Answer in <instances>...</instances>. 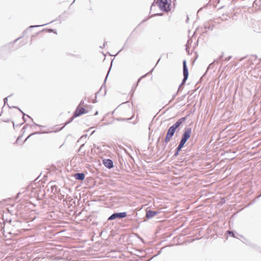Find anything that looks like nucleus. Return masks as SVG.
Masks as SVG:
<instances>
[{
	"mask_svg": "<svg viewBox=\"0 0 261 261\" xmlns=\"http://www.w3.org/2000/svg\"><path fill=\"white\" fill-rule=\"evenodd\" d=\"M156 0H154L155 1ZM171 0H157L156 3L163 12H168L170 11Z\"/></svg>",
	"mask_w": 261,
	"mask_h": 261,
	"instance_id": "nucleus-2",
	"label": "nucleus"
},
{
	"mask_svg": "<svg viewBox=\"0 0 261 261\" xmlns=\"http://www.w3.org/2000/svg\"><path fill=\"white\" fill-rule=\"evenodd\" d=\"M75 118V117H74V113H73V116L70 118H69V119L66 123H65L64 124L63 126L61 128H60V129L59 130H62L66 125H67V124L71 123Z\"/></svg>",
	"mask_w": 261,
	"mask_h": 261,
	"instance_id": "nucleus-16",
	"label": "nucleus"
},
{
	"mask_svg": "<svg viewBox=\"0 0 261 261\" xmlns=\"http://www.w3.org/2000/svg\"><path fill=\"white\" fill-rule=\"evenodd\" d=\"M84 142L83 143V144L81 145L80 148H79V151H80L81 150V149H82V148L85 145V142H86V141H84Z\"/></svg>",
	"mask_w": 261,
	"mask_h": 261,
	"instance_id": "nucleus-35",
	"label": "nucleus"
},
{
	"mask_svg": "<svg viewBox=\"0 0 261 261\" xmlns=\"http://www.w3.org/2000/svg\"><path fill=\"white\" fill-rule=\"evenodd\" d=\"M104 166L108 169H111L114 167L113 162L109 159H104L102 161Z\"/></svg>",
	"mask_w": 261,
	"mask_h": 261,
	"instance_id": "nucleus-10",
	"label": "nucleus"
},
{
	"mask_svg": "<svg viewBox=\"0 0 261 261\" xmlns=\"http://www.w3.org/2000/svg\"><path fill=\"white\" fill-rule=\"evenodd\" d=\"M81 105H84V101L83 100H82L80 103L79 106Z\"/></svg>",
	"mask_w": 261,
	"mask_h": 261,
	"instance_id": "nucleus-37",
	"label": "nucleus"
},
{
	"mask_svg": "<svg viewBox=\"0 0 261 261\" xmlns=\"http://www.w3.org/2000/svg\"><path fill=\"white\" fill-rule=\"evenodd\" d=\"M232 58L231 56H229V57L226 58L224 60L226 61H228L230 59H231Z\"/></svg>",
	"mask_w": 261,
	"mask_h": 261,
	"instance_id": "nucleus-33",
	"label": "nucleus"
},
{
	"mask_svg": "<svg viewBox=\"0 0 261 261\" xmlns=\"http://www.w3.org/2000/svg\"><path fill=\"white\" fill-rule=\"evenodd\" d=\"M22 124H23V123H20V124H19L17 125L16 126H20V125H21Z\"/></svg>",
	"mask_w": 261,
	"mask_h": 261,
	"instance_id": "nucleus-49",
	"label": "nucleus"
},
{
	"mask_svg": "<svg viewBox=\"0 0 261 261\" xmlns=\"http://www.w3.org/2000/svg\"><path fill=\"white\" fill-rule=\"evenodd\" d=\"M88 112V111L86 110L84 107H80V106H78L73 112L74 117H79L82 114H86Z\"/></svg>",
	"mask_w": 261,
	"mask_h": 261,
	"instance_id": "nucleus-6",
	"label": "nucleus"
},
{
	"mask_svg": "<svg viewBox=\"0 0 261 261\" xmlns=\"http://www.w3.org/2000/svg\"><path fill=\"white\" fill-rule=\"evenodd\" d=\"M183 88L184 87L182 86V85L180 84L177 91V93L180 92L182 91Z\"/></svg>",
	"mask_w": 261,
	"mask_h": 261,
	"instance_id": "nucleus-26",
	"label": "nucleus"
},
{
	"mask_svg": "<svg viewBox=\"0 0 261 261\" xmlns=\"http://www.w3.org/2000/svg\"><path fill=\"white\" fill-rule=\"evenodd\" d=\"M8 105V107L9 108H15V109H17L21 113H22V111L19 108H18V107H16V106H12V107H10L9 105Z\"/></svg>",
	"mask_w": 261,
	"mask_h": 261,
	"instance_id": "nucleus-25",
	"label": "nucleus"
},
{
	"mask_svg": "<svg viewBox=\"0 0 261 261\" xmlns=\"http://www.w3.org/2000/svg\"><path fill=\"white\" fill-rule=\"evenodd\" d=\"M28 125V124H26L25 125H24L23 127V129H25L26 127H27V126Z\"/></svg>",
	"mask_w": 261,
	"mask_h": 261,
	"instance_id": "nucleus-47",
	"label": "nucleus"
},
{
	"mask_svg": "<svg viewBox=\"0 0 261 261\" xmlns=\"http://www.w3.org/2000/svg\"><path fill=\"white\" fill-rule=\"evenodd\" d=\"M20 194V193H17V196H16V198H18L19 197V196Z\"/></svg>",
	"mask_w": 261,
	"mask_h": 261,
	"instance_id": "nucleus-43",
	"label": "nucleus"
},
{
	"mask_svg": "<svg viewBox=\"0 0 261 261\" xmlns=\"http://www.w3.org/2000/svg\"><path fill=\"white\" fill-rule=\"evenodd\" d=\"M222 203H224L225 202V200L224 199H223L221 201Z\"/></svg>",
	"mask_w": 261,
	"mask_h": 261,
	"instance_id": "nucleus-50",
	"label": "nucleus"
},
{
	"mask_svg": "<svg viewBox=\"0 0 261 261\" xmlns=\"http://www.w3.org/2000/svg\"><path fill=\"white\" fill-rule=\"evenodd\" d=\"M159 214V212L157 211H153L152 210H146V218L147 219H150L156 216Z\"/></svg>",
	"mask_w": 261,
	"mask_h": 261,
	"instance_id": "nucleus-8",
	"label": "nucleus"
},
{
	"mask_svg": "<svg viewBox=\"0 0 261 261\" xmlns=\"http://www.w3.org/2000/svg\"><path fill=\"white\" fill-rule=\"evenodd\" d=\"M127 216V213L125 212H115L109 217L108 221H112L116 219L120 220L126 217Z\"/></svg>",
	"mask_w": 261,
	"mask_h": 261,
	"instance_id": "nucleus-3",
	"label": "nucleus"
},
{
	"mask_svg": "<svg viewBox=\"0 0 261 261\" xmlns=\"http://www.w3.org/2000/svg\"><path fill=\"white\" fill-rule=\"evenodd\" d=\"M187 118V117L180 118L175 123L171 125V126L176 130H179L182 127V124L186 121Z\"/></svg>",
	"mask_w": 261,
	"mask_h": 261,
	"instance_id": "nucleus-5",
	"label": "nucleus"
},
{
	"mask_svg": "<svg viewBox=\"0 0 261 261\" xmlns=\"http://www.w3.org/2000/svg\"><path fill=\"white\" fill-rule=\"evenodd\" d=\"M22 119H23L24 122H26L27 120L25 118V116H22Z\"/></svg>",
	"mask_w": 261,
	"mask_h": 261,
	"instance_id": "nucleus-40",
	"label": "nucleus"
},
{
	"mask_svg": "<svg viewBox=\"0 0 261 261\" xmlns=\"http://www.w3.org/2000/svg\"><path fill=\"white\" fill-rule=\"evenodd\" d=\"M72 176L76 180L82 181L85 178V174L84 172H77L74 174Z\"/></svg>",
	"mask_w": 261,
	"mask_h": 261,
	"instance_id": "nucleus-11",
	"label": "nucleus"
},
{
	"mask_svg": "<svg viewBox=\"0 0 261 261\" xmlns=\"http://www.w3.org/2000/svg\"><path fill=\"white\" fill-rule=\"evenodd\" d=\"M163 15V13H155V14H153L152 15H151L150 17H153L154 16H162Z\"/></svg>",
	"mask_w": 261,
	"mask_h": 261,
	"instance_id": "nucleus-27",
	"label": "nucleus"
},
{
	"mask_svg": "<svg viewBox=\"0 0 261 261\" xmlns=\"http://www.w3.org/2000/svg\"><path fill=\"white\" fill-rule=\"evenodd\" d=\"M248 245H250V246L252 247H254L255 246V245L252 243H248Z\"/></svg>",
	"mask_w": 261,
	"mask_h": 261,
	"instance_id": "nucleus-38",
	"label": "nucleus"
},
{
	"mask_svg": "<svg viewBox=\"0 0 261 261\" xmlns=\"http://www.w3.org/2000/svg\"><path fill=\"white\" fill-rule=\"evenodd\" d=\"M112 62H111V66H112ZM111 69V67H110L109 68V71H108V73H107V76H106V78H105V79L104 82H103V84H102V86H101V88L100 89V90H99L98 91H97V92L95 93V99H94V100H93V103H96V102H97V99H96L97 95V94H99V93L100 92V90H101V89L102 88V87L105 85V84H106V81H107V77H108V75H109V72H110V71Z\"/></svg>",
	"mask_w": 261,
	"mask_h": 261,
	"instance_id": "nucleus-12",
	"label": "nucleus"
},
{
	"mask_svg": "<svg viewBox=\"0 0 261 261\" xmlns=\"http://www.w3.org/2000/svg\"><path fill=\"white\" fill-rule=\"evenodd\" d=\"M74 1H75V0H74V1H73V2H72V3H74Z\"/></svg>",
	"mask_w": 261,
	"mask_h": 261,
	"instance_id": "nucleus-57",
	"label": "nucleus"
},
{
	"mask_svg": "<svg viewBox=\"0 0 261 261\" xmlns=\"http://www.w3.org/2000/svg\"><path fill=\"white\" fill-rule=\"evenodd\" d=\"M160 60H161V58H160V59L158 60V62H157V63H156V64L159 62V61H160Z\"/></svg>",
	"mask_w": 261,
	"mask_h": 261,
	"instance_id": "nucleus-48",
	"label": "nucleus"
},
{
	"mask_svg": "<svg viewBox=\"0 0 261 261\" xmlns=\"http://www.w3.org/2000/svg\"><path fill=\"white\" fill-rule=\"evenodd\" d=\"M185 96H186V95H184V96H181L180 97H178L177 99V101L176 102H177L179 101L180 100H181L182 99H183Z\"/></svg>",
	"mask_w": 261,
	"mask_h": 261,
	"instance_id": "nucleus-31",
	"label": "nucleus"
},
{
	"mask_svg": "<svg viewBox=\"0 0 261 261\" xmlns=\"http://www.w3.org/2000/svg\"><path fill=\"white\" fill-rule=\"evenodd\" d=\"M98 114V111H96L95 113H94V115H97V114Z\"/></svg>",
	"mask_w": 261,
	"mask_h": 261,
	"instance_id": "nucleus-44",
	"label": "nucleus"
},
{
	"mask_svg": "<svg viewBox=\"0 0 261 261\" xmlns=\"http://www.w3.org/2000/svg\"><path fill=\"white\" fill-rule=\"evenodd\" d=\"M12 95H10L9 96L5 97L4 98V105H6L7 103V101H8V98L11 96Z\"/></svg>",
	"mask_w": 261,
	"mask_h": 261,
	"instance_id": "nucleus-30",
	"label": "nucleus"
},
{
	"mask_svg": "<svg viewBox=\"0 0 261 261\" xmlns=\"http://www.w3.org/2000/svg\"><path fill=\"white\" fill-rule=\"evenodd\" d=\"M254 31L257 33L261 32V21L257 22V26L254 27Z\"/></svg>",
	"mask_w": 261,
	"mask_h": 261,
	"instance_id": "nucleus-15",
	"label": "nucleus"
},
{
	"mask_svg": "<svg viewBox=\"0 0 261 261\" xmlns=\"http://www.w3.org/2000/svg\"><path fill=\"white\" fill-rule=\"evenodd\" d=\"M245 58V57H244V58H241V61H242V60H243V59H244Z\"/></svg>",
	"mask_w": 261,
	"mask_h": 261,
	"instance_id": "nucleus-51",
	"label": "nucleus"
},
{
	"mask_svg": "<svg viewBox=\"0 0 261 261\" xmlns=\"http://www.w3.org/2000/svg\"><path fill=\"white\" fill-rule=\"evenodd\" d=\"M153 69H154V68H152V69H151V70L149 72H148V74L151 73L152 72V71L153 70ZM147 74H145V75H144L141 76V77H140L138 79V81H137V83H138V84H139V83H140V82L141 81V80L143 78H144V77H146V76L147 75Z\"/></svg>",
	"mask_w": 261,
	"mask_h": 261,
	"instance_id": "nucleus-18",
	"label": "nucleus"
},
{
	"mask_svg": "<svg viewBox=\"0 0 261 261\" xmlns=\"http://www.w3.org/2000/svg\"><path fill=\"white\" fill-rule=\"evenodd\" d=\"M106 42H104L103 44V45L102 46H100V48H103L105 46V44H106Z\"/></svg>",
	"mask_w": 261,
	"mask_h": 261,
	"instance_id": "nucleus-41",
	"label": "nucleus"
},
{
	"mask_svg": "<svg viewBox=\"0 0 261 261\" xmlns=\"http://www.w3.org/2000/svg\"><path fill=\"white\" fill-rule=\"evenodd\" d=\"M148 19V18H146V19H144V20H143L141 22V23H143L144 22H145L146 21H147Z\"/></svg>",
	"mask_w": 261,
	"mask_h": 261,
	"instance_id": "nucleus-42",
	"label": "nucleus"
},
{
	"mask_svg": "<svg viewBox=\"0 0 261 261\" xmlns=\"http://www.w3.org/2000/svg\"><path fill=\"white\" fill-rule=\"evenodd\" d=\"M181 149H182V148H181L180 147H179V146H178L176 147V148L175 149V150H176L177 151H178V152H180V151L181 150Z\"/></svg>",
	"mask_w": 261,
	"mask_h": 261,
	"instance_id": "nucleus-34",
	"label": "nucleus"
},
{
	"mask_svg": "<svg viewBox=\"0 0 261 261\" xmlns=\"http://www.w3.org/2000/svg\"><path fill=\"white\" fill-rule=\"evenodd\" d=\"M179 93H177V91L173 95H172V98L169 101V103L171 102L175 97L176 96H177V95Z\"/></svg>",
	"mask_w": 261,
	"mask_h": 261,
	"instance_id": "nucleus-28",
	"label": "nucleus"
},
{
	"mask_svg": "<svg viewBox=\"0 0 261 261\" xmlns=\"http://www.w3.org/2000/svg\"><path fill=\"white\" fill-rule=\"evenodd\" d=\"M21 113L22 114L23 116H26L27 117L30 118L31 120V121L33 122V124L34 125H36V126H39V127H42V126H41V125H40L39 124H36L35 122H34L33 121V119H32V118L31 116H30L29 115H28L27 114H25L23 112H22V113Z\"/></svg>",
	"mask_w": 261,
	"mask_h": 261,
	"instance_id": "nucleus-17",
	"label": "nucleus"
},
{
	"mask_svg": "<svg viewBox=\"0 0 261 261\" xmlns=\"http://www.w3.org/2000/svg\"><path fill=\"white\" fill-rule=\"evenodd\" d=\"M179 152H178L176 150H175L173 156L176 157V156H178V155L179 154Z\"/></svg>",
	"mask_w": 261,
	"mask_h": 261,
	"instance_id": "nucleus-32",
	"label": "nucleus"
},
{
	"mask_svg": "<svg viewBox=\"0 0 261 261\" xmlns=\"http://www.w3.org/2000/svg\"><path fill=\"white\" fill-rule=\"evenodd\" d=\"M20 137H21V136H20L19 137H18V138L17 139L16 142H17V141H18V139H19V138H20Z\"/></svg>",
	"mask_w": 261,
	"mask_h": 261,
	"instance_id": "nucleus-54",
	"label": "nucleus"
},
{
	"mask_svg": "<svg viewBox=\"0 0 261 261\" xmlns=\"http://www.w3.org/2000/svg\"><path fill=\"white\" fill-rule=\"evenodd\" d=\"M182 66H183V76H189L188 68V66L187 65V61L185 60H184L182 62Z\"/></svg>",
	"mask_w": 261,
	"mask_h": 261,
	"instance_id": "nucleus-13",
	"label": "nucleus"
},
{
	"mask_svg": "<svg viewBox=\"0 0 261 261\" xmlns=\"http://www.w3.org/2000/svg\"><path fill=\"white\" fill-rule=\"evenodd\" d=\"M223 55L224 53L222 52V55L220 56H219L218 58L215 59L212 63H211L207 67L206 71H207L211 68H213L216 64H218V63L222 60V59L223 57Z\"/></svg>",
	"mask_w": 261,
	"mask_h": 261,
	"instance_id": "nucleus-9",
	"label": "nucleus"
},
{
	"mask_svg": "<svg viewBox=\"0 0 261 261\" xmlns=\"http://www.w3.org/2000/svg\"><path fill=\"white\" fill-rule=\"evenodd\" d=\"M84 106H85V107H88V105H84Z\"/></svg>",
	"mask_w": 261,
	"mask_h": 261,
	"instance_id": "nucleus-55",
	"label": "nucleus"
},
{
	"mask_svg": "<svg viewBox=\"0 0 261 261\" xmlns=\"http://www.w3.org/2000/svg\"><path fill=\"white\" fill-rule=\"evenodd\" d=\"M13 127H15V124H14V122H13Z\"/></svg>",
	"mask_w": 261,
	"mask_h": 261,
	"instance_id": "nucleus-53",
	"label": "nucleus"
},
{
	"mask_svg": "<svg viewBox=\"0 0 261 261\" xmlns=\"http://www.w3.org/2000/svg\"><path fill=\"white\" fill-rule=\"evenodd\" d=\"M106 90H105V95L106 94Z\"/></svg>",
	"mask_w": 261,
	"mask_h": 261,
	"instance_id": "nucleus-56",
	"label": "nucleus"
},
{
	"mask_svg": "<svg viewBox=\"0 0 261 261\" xmlns=\"http://www.w3.org/2000/svg\"><path fill=\"white\" fill-rule=\"evenodd\" d=\"M95 130H93V131H92V132H91V133L90 135H93V134L95 133Z\"/></svg>",
	"mask_w": 261,
	"mask_h": 261,
	"instance_id": "nucleus-46",
	"label": "nucleus"
},
{
	"mask_svg": "<svg viewBox=\"0 0 261 261\" xmlns=\"http://www.w3.org/2000/svg\"><path fill=\"white\" fill-rule=\"evenodd\" d=\"M191 133V127H186L184 129L183 133L181 135V137L178 146L182 148L185 146L186 143L190 139Z\"/></svg>",
	"mask_w": 261,
	"mask_h": 261,
	"instance_id": "nucleus-1",
	"label": "nucleus"
},
{
	"mask_svg": "<svg viewBox=\"0 0 261 261\" xmlns=\"http://www.w3.org/2000/svg\"><path fill=\"white\" fill-rule=\"evenodd\" d=\"M45 30H46L49 33H56L57 34V32H56V30H54L53 29H46Z\"/></svg>",
	"mask_w": 261,
	"mask_h": 261,
	"instance_id": "nucleus-24",
	"label": "nucleus"
},
{
	"mask_svg": "<svg viewBox=\"0 0 261 261\" xmlns=\"http://www.w3.org/2000/svg\"><path fill=\"white\" fill-rule=\"evenodd\" d=\"M117 120L121 121L128 120H130V118L126 119V118H117Z\"/></svg>",
	"mask_w": 261,
	"mask_h": 261,
	"instance_id": "nucleus-29",
	"label": "nucleus"
},
{
	"mask_svg": "<svg viewBox=\"0 0 261 261\" xmlns=\"http://www.w3.org/2000/svg\"><path fill=\"white\" fill-rule=\"evenodd\" d=\"M176 131V130L174 129L173 127H172L171 126L169 127V128L167 130L166 137L164 140V143H165V144H167L168 142H169L171 139L173 137Z\"/></svg>",
	"mask_w": 261,
	"mask_h": 261,
	"instance_id": "nucleus-4",
	"label": "nucleus"
},
{
	"mask_svg": "<svg viewBox=\"0 0 261 261\" xmlns=\"http://www.w3.org/2000/svg\"><path fill=\"white\" fill-rule=\"evenodd\" d=\"M186 50L187 52L188 51V48L187 47H186Z\"/></svg>",
	"mask_w": 261,
	"mask_h": 261,
	"instance_id": "nucleus-52",
	"label": "nucleus"
},
{
	"mask_svg": "<svg viewBox=\"0 0 261 261\" xmlns=\"http://www.w3.org/2000/svg\"><path fill=\"white\" fill-rule=\"evenodd\" d=\"M227 233L229 234L232 238H236V236H235L236 232L234 231L228 230L227 231Z\"/></svg>",
	"mask_w": 261,
	"mask_h": 261,
	"instance_id": "nucleus-21",
	"label": "nucleus"
},
{
	"mask_svg": "<svg viewBox=\"0 0 261 261\" xmlns=\"http://www.w3.org/2000/svg\"><path fill=\"white\" fill-rule=\"evenodd\" d=\"M154 3H153L150 7V10L151 11L152 10V7L153 6H154Z\"/></svg>",
	"mask_w": 261,
	"mask_h": 261,
	"instance_id": "nucleus-39",
	"label": "nucleus"
},
{
	"mask_svg": "<svg viewBox=\"0 0 261 261\" xmlns=\"http://www.w3.org/2000/svg\"><path fill=\"white\" fill-rule=\"evenodd\" d=\"M138 83H136L135 85H134L132 88L131 91L130 93H131L132 96H133L135 91L136 90L137 86H138Z\"/></svg>",
	"mask_w": 261,
	"mask_h": 261,
	"instance_id": "nucleus-19",
	"label": "nucleus"
},
{
	"mask_svg": "<svg viewBox=\"0 0 261 261\" xmlns=\"http://www.w3.org/2000/svg\"><path fill=\"white\" fill-rule=\"evenodd\" d=\"M54 21H51V22H50V23H51L53 22ZM49 23H45V24H41V25H30V27H29L25 30H24L23 33H22V36L17 38V39H16L15 40H14V42H17L18 40H19L20 39L22 38L28 32V31L31 29H32V28H37V27H42V26H44V25H47L48 24H49Z\"/></svg>",
	"mask_w": 261,
	"mask_h": 261,
	"instance_id": "nucleus-7",
	"label": "nucleus"
},
{
	"mask_svg": "<svg viewBox=\"0 0 261 261\" xmlns=\"http://www.w3.org/2000/svg\"><path fill=\"white\" fill-rule=\"evenodd\" d=\"M57 189V187L56 186L54 185V186H51V191L52 192L53 191V190H54V189Z\"/></svg>",
	"mask_w": 261,
	"mask_h": 261,
	"instance_id": "nucleus-36",
	"label": "nucleus"
},
{
	"mask_svg": "<svg viewBox=\"0 0 261 261\" xmlns=\"http://www.w3.org/2000/svg\"><path fill=\"white\" fill-rule=\"evenodd\" d=\"M41 133H41V132H35V133H34L31 134V135H29V136L27 137V138L24 140V142L25 141H27V140H28V139L30 137H31L32 136L34 135H36V134H41Z\"/></svg>",
	"mask_w": 261,
	"mask_h": 261,
	"instance_id": "nucleus-22",
	"label": "nucleus"
},
{
	"mask_svg": "<svg viewBox=\"0 0 261 261\" xmlns=\"http://www.w3.org/2000/svg\"><path fill=\"white\" fill-rule=\"evenodd\" d=\"M204 30L202 31V33H206L207 30H212L213 29V25H211L208 22H206L204 24Z\"/></svg>",
	"mask_w": 261,
	"mask_h": 261,
	"instance_id": "nucleus-14",
	"label": "nucleus"
},
{
	"mask_svg": "<svg viewBox=\"0 0 261 261\" xmlns=\"http://www.w3.org/2000/svg\"><path fill=\"white\" fill-rule=\"evenodd\" d=\"M87 134H85V135H83L82 137H81V138L79 139L78 140V142H83V141H85V139L87 138Z\"/></svg>",
	"mask_w": 261,
	"mask_h": 261,
	"instance_id": "nucleus-20",
	"label": "nucleus"
},
{
	"mask_svg": "<svg viewBox=\"0 0 261 261\" xmlns=\"http://www.w3.org/2000/svg\"><path fill=\"white\" fill-rule=\"evenodd\" d=\"M122 49H123V48H121L119 51H118V53L116 54V55H117Z\"/></svg>",
	"mask_w": 261,
	"mask_h": 261,
	"instance_id": "nucleus-45",
	"label": "nucleus"
},
{
	"mask_svg": "<svg viewBox=\"0 0 261 261\" xmlns=\"http://www.w3.org/2000/svg\"><path fill=\"white\" fill-rule=\"evenodd\" d=\"M188 77L189 76H184L181 83L180 84L182 85H184L185 84V83L186 82L187 80H188Z\"/></svg>",
	"mask_w": 261,
	"mask_h": 261,
	"instance_id": "nucleus-23",
	"label": "nucleus"
}]
</instances>
